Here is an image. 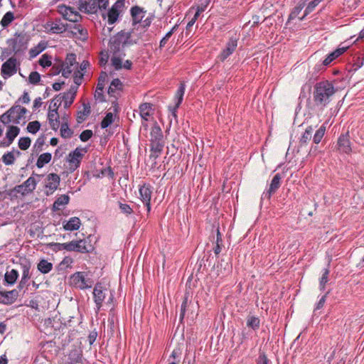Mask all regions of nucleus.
I'll use <instances>...</instances> for the list:
<instances>
[{
	"mask_svg": "<svg viewBox=\"0 0 364 364\" xmlns=\"http://www.w3.org/2000/svg\"><path fill=\"white\" fill-rule=\"evenodd\" d=\"M70 25L63 23L60 18H56L54 21H48L44 25L45 29L48 33H62L68 30Z\"/></svg>",
	"mask_w": 364,
	"mask_h": 364,
	"instance_id": "obj_9",
	"label": "nucleus"
},
{
	"mask_svg": "<svg viewBox=\"0 0 364 364\" xmlns=\"http://www.w3.org/2000/svg\"><path fill=\"white\" fill-rule=\"evenodd\" d=\"M2 161L6 165H11L15 161V156L14 151H9L6 154H4L1 157Z\"/></svg>",
	"mask_w": 364,
	"mask_h": 364,
	"instance_id": "obj_52",
	"label": "nucleus"
},
{
	"mask_svg": "<svg viewBox=\"0 0 364 364\" xmlns=\"http://www.w3.org/2000/svg\"><path fill=\"white\" fill-rule=\"evenodd\" d=\"M82 359V350L75 347L68 355V364H83Z\"/></svg>",
	"mask_w": 364,
	"mask_h": 364,
	"instance_id": "obj_21",
	"label": "nucleus"
},
{
	"mask_svg": "<svg viewBox=\"0 0 364 364\" xmlns=\"http://www.w3.org/2000/svg\"><path fill=\"white\" fill-rule=\"evenodd\" d=\"M82 106L83 109L78 111L77 113V122L78 123L84 122L91 113V107L89 102H84Z\"/></svg>",
	"mask_w": 364,
	"mask_h": 364,
	"instance_id": "obj_29",
	"label": "nucleus"
},
{
	"mask_svg": "<svg viewBox=\"0 0 364 364\" xmlns=\"http://www.w3.org/2000/svg\"><path fill=\"white\" fill-rule=\"evenodd\" d=\"M329 269H324L322 277L320 279L319 281V288L321 290H323L325 289L326 284L328 281V275H329Z\"/></svg>",
	"mask_w": 364,
	"mask_h": 364,
	"instance_id": "obj_50",
	"label": "nucleus"
},
{
	"mask_svg": "<svg viewBox=\"0 0 364 364\" xmlns=\"http://www.w3.org/2000/svg\"><path fill=\"white\" fill-rule=\"evenodd\" d=\"M80 225L81 223L80 218L77 217H73L65 223L63 222V228L70 231L77 230L80 228Z\"/></svg>",
	"mask_w": 364,
	"mask_h": 364,
	"instance_id": "obj_30",
	"label": "nucleus"
},
{
	"mask_svg": "<svg viewBox=\"0 0 364 364\" xmlns=\"http://www.w3.org/2000/svg\"><path fill=\"white\" fill-rule=\"evenodd\" d=\"M60 181V176L56 173H52L47 176L46 183V188L48 189L46 191L47 196L52 194L58 188Z\"/></svg>",
	"mask_w": 364,
	"mask_h": 364,
	"instance_id": "obj_15",
	"label": "nucleus"
},
{
	"mask_svg": "<svg viewBox=\"0 0 364 364\" xmlns=\"http://www.w3.org/2000/svg\"><path fill=\"white\" fill-rule=\"evenodd\" d=\"M41 128V124L38 121H33L28 123L27 131L31 134H36Z\"/></svg>",
	"mask_w": 364,
	"mask_h": 364,
	"instance_id": "obj_55",
	"label": "nucleus"
},
{
	"mask_svg": "<svg viewBox=\"0 0 364 364\" xmlns=\"http://www.w3.org/2000/svg\"><path fill=\"white\" fill-rule=\"evenodd\" d=\"M164 146V141L150 142V158L156 159L161 154Z\"/></svg>",
	"mask_w": 364,
	"mask_h": 364,
	"instance_id": "obj_26",
	"label": "nucleus"
},
{
	"mask_svg": "<svg viewBox=\"0 0 364 364\" xmlns=\"http://www.w3.org/2000/svg\"><path fill=\"white\" fill-rule=\"evenodd\" d=\"M64 19L69 21L77 23L82 18L81 15L77 12L75 11L72 8L67 7L64 13H63Z\"/></svg>",
	"mask_w": 364,
	"mask_h": 364,
	"instance_id": "obj_27",
	"label": "nucleus"
},
{
	"mask_svg": "<svg viewBox=\"0 0 364 364\" xmlns=\"http://www.w3.org/2000/svg\"><path fill=\"white\" fill-rule=\"evenodd\" d=\"M87 152V148L77 147L68 154L67 161L69 162V170L71 173L80 167L81 161Z\"/></svg>",
	"mask_w": 364,
	"mask_h": 364,
	"instance_id": "obj_6",
	"label": "nucleus"
},
{
	"mask_svg": "<svg viewBox=\"0 0 364 364\" xmlns=\"http://www.w3.org/2000/svg\"><path fill=\"white\" fill-rule=\"evenodd\" d=\"M92 135L93 132L92 130L86 129L81 132L79 137L82 141L85 142L87 141L90 139H91Z\"/></svg>",
	"mask_w": 364,
	"mask_h": 364,
	"instance_id": "obj_64",
	"label": "nucleus"
},
{
	"mask_svg": "<svg viewBox=\"0 0 364 364\" xmlns=\"http://www.w3.org/2000/svg\"><path fill=\"white\" fill-rule=\"evenodd\" d=\"M114 122L113 114L112 112L106 113L105 117L102 119L100 126L102 129H106Z\"/></svg>",
	"mask_w": 364,
	"mask_h": 364,
	"instance_id": "obj_47",
	"label": "nucleus"
},
{
	"mask_svg": "<svg viewBox=\"0 0 364 364\" xmlns=\"http://www.w3.org/2000/svg\"><path fill=\"white\" fill-rule=\"evenodd\" d=\"M18 277V272L16 269H11L10 272H6L4 275V282L7 284H14Z\"/></svg>",
	"mask_w": 364,
	"mask_h": 364,
	"instance_id": "obj_35",
	"label": "nucleus"
},
{
	"mask_svg": "<svg viewBox=\"0 0 364 364\" xmlns=\"http://www.w3.org/2000/svg\"><path fill=\"white\" fill-rule=\"evenodd\" d=\"M309 1V0H299L297 5L290 13L288 21H291L296 18Z\"/></svg>",
	"mask_w": 364,
	"mask_h": 364,
	"instance_id": "obj_34",
	"label": "nucleus"
},
{
	"mask_svg": "<svg viewBox=\"0 0 364 364\" xmlns=\"http://www.w3.org/2000/svg\"><path fill=\"white\" fill-rule=\"evenodd\" d=\"M47 246L49 247L54 252H58L61 250L67 251V242L66 243H55L50 242L47 244Z\"/></svg>",
	"mask_w": 364,
	"mask_h": 364,
	"instance_id": "obj_54",
	"label": "nucleus"
},
{
	"mask_svg": "<svg viewBox=\"0 0 364 364\" xmlns=\"http://www.w3.org/2000/svg\"><path fill=\"white\" fill-rule=\"evenodd\" d=\"M336 90L328 80L317 82L314 87V101L316 106L325 107L331 101Z\"/></svg>",
	"mask_w": 364,
	"mask_h": 364,
	"instance_id": "obj_1",
	"label": "nucleus"
},
{
	"mask_svg": "<svg viewBox=\"0 0 364 364\" xmlns=\"http://www.w3.org/2000/svg\"><path fill=\"white\" fill-rule=\"evenodd\" d=\"M124 31H120L109 40L108 46L111 53L116 55L121 51V48H125L124 42Z\"/></svg>",
	"mask_w": 364,
	"mask_h": 364,
	"instance_id": "obj_8",
	"label": "nucleus"
},
{
	"mask_svg": "<svg viewBox=\"0 0 364 364\" xmlns=\"http://www.w3.org/2000/svg\"><path fill=\"white\" fill-rule=\"evenodd\" d=\"M61 105L60 94L55 95L54 99L51 101L49 109L55 110L58 112L59 107Z\"/></svg>",
	"mask_w": 364,
	"mask_h": 364,
	"instance_id": "obj_56",
	"label": "nucleus"
},
{
	"mask_svg": "<svg viewBox=\"0 0 364 364\" xmlns=\"http://www.w3.org/2000/svg\"><path fill=\"white\" fill-rule=\"evenodd\" d=\"M20 66V62L16 57L12 56L9 58L1 65V74L4 78H6L14 75L16 73L18 68Z\"/></svg>",
	"mask_w": 364,
	"mask_h": 364,
	"instance_id": "obj_7",
	"label": "nucleus"
},
{
	"mask_svg": "<svg viewBox=\"0 0 364 364\" xmlns=\"http://www.w3.org/2000/svg\"><path fill=\"white\" fill-rule=\"evenodd\" d=\"M64 63L65 65H66L67 66L72 67L73 65H74L75 63H77L76 55L73 53L67 54L65 61L64 62Z\"/></svg>",
	"mask_w": 364,
	"mask_h": 364,
	"instance_id": "obj_61",
	"label": "nucleus"
},
{
	"mask_svg": "<svg viewBox=\"0 0 364 364\" xmlns=\"http://www.w3.org/2000/svg\"><path fill=\"white\" fill-rule=\"evenodd\" d=\"M119 208L121 210V213L129 215L133 213L134 210L132 207L129 204L127 203H122L121 202H119Z\"/></svg>",
	"mask_w": 364,
	"mask_h": 364,
	"instance_id": "obj_59",
	"label": "nucleus"
},
{
	"mask_svg": "<svg viewBox=\"0 0 364 364\" xmlns=\"http://www.w3.org/2000/svg\"><path fill=\"white\" fill-rule=\"evenodd\" d=\"M107 77V73L104 71H102L98 78V82L97 85L96 90L95 92V98L96 100H100L101 102L105 101V96L103 95V90Z\"/></svg>",
	"mask_w": 364,
	"mask_h": 364,
	"instance_id": "obj_20",
	"label": "nucleus"
},
{
	"mask_svg": "<svg viewBox=\"0 0 364 364\" xmlns=\"http://www.w3.org/2000/svg\"><path fill=\"white\" fill-rule=\"evenodd\" d=\"M73 132L69 128L67 122H63L60 127V135L64 139H69L72 136Z\"/></svg>",
	"mask_w": 364,
	"mask_h": 364,
	"instance_id": "obj_42",
	"label": "nucleus"
},
{
	"mask_svg": "<svg viewBox=\"0 0 364 364\" xmlns=\"http://www.w3.org/2000/svg\"><path fill=\"white\" fill-rule=\"evenodd\" d=\"M77 92V86H70L67 92L60 94L61 102L63 101L64 107L68 109L73 103Z\"/></svg>",
	"mask_w": 364,
	"mask_h": 364,
	"instance_id": "obj_18",
	"label": "nucleus"
},
{
	"mask_svg": "<svg viewBox=\"0 0 364 364\" xmlns=\"http://www.w3.org/2000/svg\"><path fill=\"white\" fill-rule=\"evenodd\" d=\"M46 48V43L44 41H41L36 46L32 48L29 50V56L30 58H33L36 57L38 54L43 52Z\"/></svg>",
	"mask_w": 364,
	"mask_h": 364,
	"instance_id": "obj_39",
	"label": "nucleus"
},
{
	"mask_svg": "<svg viewBox=\"0 0 364 364\" xmlns=\"http://www.w3.org/2000/svg\"><path fill=\"white\" fill-rule=\"evenodd\" d=\"M70 282L80 289L91 288L93 284L92 279L88 277V274L85 272H77L72 274Z\"/></svg>",
	"mask_w": 364,
	"mask_h": 364,
	"instance_id": "obj_5",
	"label": "nucleus"
},
{
	"mask_svg": "<svg viewBox=\"0 0 364 364\" xmlns=\"http://www.w3.org/2000/svg\"><path fill=\"white\" fill-rule=\"evenodd\" d=\"M36 181L31 176L26 181L21 185H17L14 188L9 190L6 193L11 198H17L18 194L21 196H26L28 193H31L36 189Z\"/></svg>",
	"mask_w": 364,
	"mask_h": 364,
	"instance_id": "obj_3",
	"label": "nucleus"
},
{
	"mask_svg": "<svg viewBox=\"0 0 364 364\" xmlns=\"http://www.w3.org/2000/svg\"><path fill=\"white\" fill-rule=\"evenodd\" d=\"M11 107L6 112L0 115V123H2L4 125H6L11 122H13L15 124H18L20 123L21 119L17 109L14 112H11Z\"/></svg>",
	"mask_w": 364,
	"mask_h": 364,
	"instance_id": "obj_14",
	"label": "nucleus"
},
{
	"mask_svg": "<svg viewBox=\"0 0 364 364\" xmlns=\"http://www.w3.org/2000/svg\"><path fill=\"white\" fill-rule=\"evenodd\" d=\"M151 188L149 183H144V185L141 186L139 188L141 200L146 207L148 213L151 210Z\"/></svg>",
	"mask_w": 364,
	"mask_h": 364,
	"instance_id": "obj_12",
	"label": "nucleus"
},
{
	"mask_svg": "<svg viewBox=\"0 0 364 364\" xmlns=\"http://www.w3.org/2000/svg\"><path fill=\"white\" fill-rule=\"evenodd\" d=\"M150 134V142L164 141L162 130L157 122L152 127Z\"/></svg>",
	"mask_w": 364,
	"mask_h": 364,
	"instance_id": "obj_25",
	"label": "nucleus"
},
{
	"mask_svg": "<svg viewBox=\"0 0 364 364\" xmlns=\"http://www.w3.org/2000/svg\"><path fill=\"white\" fill-rule=\"evenodd\" d=\"M31 140L29 137H21L18 140V147L20 149L27 150L31 146Z\"/></svg>",
	"mask_w": 364,
	"mask_h": 364,
	"instance_id": "obj_53",
	"label": "nucleus"
},
{
	"mask_svg": "<svg viewBox=\"0 0 364 364\" xmlns=\"http://www.w3.org/2000/svg\"><path fill=\"white\" fill-rule=\"evenodd\" d=\"M19 132V127L17 126L9 125L6 133V137L2 141H0V147L9 146L13 143L15 138L18 135Z\"/></svg>",
	"mask_w": 364,
	"mask_h": 364,
	"instance_id": "obj_11",
	"label": "nucleus"
},
{
	"mask_svg": "<svg viewBox=\"0 0 364 364\" xmlns=\"http://www.w3.org/2000/svg\"><path fill=\"white\" fill-rule=\"evenodd\" d=\"M125 6V0H117L107 13L108 23L114 24L118 19L120 13L123 11Z\"/></svg>",
	"mask_w": 364,
	"mask_h": 364,
	"instance_id": "obj_10",
	"label": "nucleus"
},
{
	"mask_svg": "<svg viewBox=\"0 0 364 364\" xmlns=\"http://www.w3.org/2000/svg\"><path fill=\"white\" fill-rule=\"evenodd\" d=\"M45 143V136H41L37 139L36 143L33 146V151L36 152L38 154L39 152L42 151V147Z\"/></svg>",
	"mask_w": 364,
	"mask_h": 364,
	"instance_id": "obj_57",
	"label": "nucleus"
},
{
	"mask_svg": "<svg viewBox=\"0 0 364 364\" xmlns=\"http://www.w3.org/2000/svg\"><path fill=\"white\" fill-rule=\"evenodd\" d=\"M52 158V155L50 153H43L41 154L37 160L36 166L38 168H42L44 165L48 164Z\"/></svg>",
	"mask_w": 364,
	"mask_h": 364,
	"instance_id": "obj_41",
	"label": "nucleus"
},
{
	"mask_svg": "<svg viewBox=\"0 0 364 364\" xmlns=\"http://www.w3.org/2000/svg\"><path fill=\"white\" fill-rule=\"evenodd\" d=\"M14 18L15 17L14 13L11 11H8L4 15L0 23L4 28H6L11 24Z\"/></svg>",
	"mask_w": 364,
	"mask_h": 364,
	"instance_id": "obj_43",
	"label": "nucleus"
},
{
	"mask_svg": "<svg viewBox=\"0 0 364 364\" xmlns=\"http://www.w3.org/2000/svg\"><path fill=\"white\" fill-rule=\"evenodd\" d=\"M282 176L280 173H277L273 177L269 188L267 192L263 193L264 198L269 199L272 194H274L280 187Z\"/></svg>",
	"mask_w": 364,
	"mask_h": 364,
	"instance_id": "obj_22",
	"label": "nucleus"
},
{
	"mask_svg": "<svg viewBox=\"0 0 364 364\" xmlns=\"http://www.w3.org/2000/svg\"><path fill=\"white\" fill-rule=\"evenodd\" d=\"M40 80L41 75L38 72L33 71L30 73L28 76V81L31 84L36 85L40 82Z\"/></svg>",
	"mask_w": 364,
	"mask_h": 364,
	"instance_id": "obj_60",
	"label": "nucleus"
},
{
	"mask_svg": "<svg viewBox=\"0 0 364 364\" xmlns=\"http://www.w3.org/2000/svg\"><path fill=\"white\" fill-rule=\"evenodd\" d=\"M260 321L258 317L251 316L247 319V326L253 330H257L259 327Z\"/></svg>",
	"mask_w": 364,
	"mask_h": 364,
	"instance_id": "obj_45",
	"label": "nucleus"
},
{
	"mask_svg": "<svg viewBox=\"0 0 364 364\" xmlns=\"http://www.w3.org/2000/svg\"><path fill=\"white\" fill-rule=\"evenodd\" d=\"M109 60L108 50H102L100 53L99 65L100 66L105 65Z\"/></svg>",
	"mask_w": 364,
	"mask_h": 364,
	"instance_id": "obj_62",
	"label": "nucleus"
},
{
	"mask_svg": "<svg viewBox=\"0 0 364 364\" xmlns=\"http://www.w3.org/2000/svg\"><path fill=\"white\" fill-rule=\"evenodd\" d=\"M322 0H313L310 1L305 11L304 14L302 17L299 18V19L301 21L303 20L307 15H309L314 9L315 7Z\"/></svg>",
	"mask_w": 364,
	"mask_h": 364,
	"instance_id": "obj_48",
	"label": "nucleus"
},
{
	"mask_svg": "<svg viewBox=\"0 0 364 364\" xmlns=\"http://www.w3.org/2000/svg\"><path fill=\"white\" fill-rule=\"evenodd\" d=\"M348 48V46L338 47L334 51L329 53L323 61V65H325V66L328 65L333 60H334L338 57H339L343 53H344L347 50Z\"/></svg>",
	"mask_w": 364,
	"mask_h": 364,
	"instance_id": "obj_24",
	"label": "nucleus"
},
{
	"mask_svg": "<svg viewBox=\"0 0 364 364\" xmlns=\"http://www.w3.org/2000/svg\"><path fill=\"white\" fill-rule=\"evenodd\" d=\"M38 270L43 274H48L53 269V264L46 259H41L37 265Z\"/></svg>",
	"mask_w": 364,
	"mask_h": 364,
	"instance_id": "obj_38",
	"label": "nucleus"
},
{
	"mask_svg": "<svg viewBox=\"0 0 364 364\" xmlns=\"http://www.w3.org/2000/svg\"><path fill=\"white\" fill-rule=\"evenodd\" d=\"M69 28H72V26H70ZM73 28L77 31V32L81 36V37L83 40H85L87 38V37H88L87 31L85 28H82V26L81 25L76 24L73 26Z\"/></svg>",
	"mask_w": 364,
	"mask_h": 364,
	"instance_id": "obj_58",
	"label": "nucleus"
},
{
	"mask_svg": "<svg viewBox=\"0 0 364 364\" xmlns=\"http://www.w3.org/2000/svg\"><path fill=\"white\" fill-rule=\"evenodd\" d=\"M51 56L48 54H43L38 60V63L43 68L50 67L52 65Z\"/></svg>",
	"mask_w": 364,
	"mask_h": 364,
	"instance_id": "obj_51",
	"label": "nucleus"
},
{
	"mask_svg": "<svg viewBox=\"0 0 364 364\" xmlns=\"http://www.w3.org/2000/svg\"><path fill=\"white\" fill-rule=\"evenodd\" d=\"M146 11L139 6H134L131 8L130 14L132 18V23L134 26L139 23L144 16Z\"/></svg>",
	"mask_w": 364,
	"mask_h": 364,
	"instance_id": "obj_23",
	"label": "nucleus"
},
{
	"mask_svg": "<svg viewBox=\"0 0 364 364\" xmlns=\"http://www.w3.org/2000/svg\"><path fill=\"white\" fill-rule=\"evenodd\" d=\"M106 290L102 284L97 282L93 289V299L97 307V312L99 311L102 306V303L105 299L104 291Z\"/></svg>",
	"mask_w": 364,
	"mask_h": 364,
	"instance_id": "obj_13",
	"label": "nucleus"
},
{
	"mask_svg": "<svg viewBox=\"0 0 364 364\" xmlns=\"http://www.w3.org/2000/svg\"><path fill=\"white\" fill-rule=\"evenodd\" d=\"M55 62L54 65L52 66L50 72V75H57L60 73H61L63 68L65 66L64 61L61 59L55 58Z\"/></svg>",
	"mask_w": 364,
	"mask_h": 364,
	"instance_id": "obj_40",
	"label": "nucleus"
},
{
	"mask_svg": "<svg viewBox=\"0 0 364 364\" xmlns=\"http://www.w3.org/2000/svg\"><path fill=\"white\" fill-rule=\"evenodd\" d=\"M222 247H224V245L223 244V240L221 237V234L219 231V230H217V237H216V241H215V246L214 247V253L215 255H218L220 252H221Z\"/></svg>",
	"mask_w": 364,
	"mask_h": 364,
	"instance_id": "obj_46",
	"label": "nucleus"
},
{
	"mask_svg": "<svg viewBox=\"0 0 364 364\" xmlns=\"http://www.w3.org/2000/svg\"><path fill=\"white\" fill-rule=\"evenodd\" d=\"M22 269V277L18 285V289H22L27 284L28 280L31 278L30 269L31 267V262L28 260L24 259L20 263Z\"/></svg>",
	"mask_w": 364,
	"mask_h": 364,
	"instance_id": "obj_17",
	"label": "nucleus"
},
{
	"mask_svg": "<svg viewBox=\"0 0 364 364\" xmlns=\"http://www.w3.org/2000/svg\"><path fill=\"white\" fill-rule=\"evenodd\" d=\"M68 252H76L79 253H91L94 250V246L87 239L72 240L67 242Z\"/></svg>",
	"mask_w": 364,
	"mask_h": 364,
	"instance_id": "obj_4",
	"label": "nucleus"
},
{
	"mask_svg": "<svg viewBox=\"0 0 364 364\" xmlns=\"http://www.w3.org/2000/svg\"><path fill=\"white\" fill-rule=\"evenodd\" d=\"M48 119L50 127L54 130H57L60 125L58 112H55V110L49 109Z\"/></svg>",
	"mask_w": 364,
	"mask_h": 364,
	"instance_id": "obj_28",
	"label": "nucleus"
},
{
	"mask_svg": "<svg viewBox=\"0 0 364 364\" xmlns=\"http://www.w3.org/2000/svg\"><path fill=\"white\" fill-rule=\"evenodd\" d=\"M326 129V126L323 124L319 127L318 130H316V133L313 136V141L315 144H318L321 142L322 138L325 134Z\"/></svg>",
	"mask_w": 364,
	"mask_h": 364,
	"instance_id": "obj_44",
	"label": "nucleus"
},
{
	"mask_svg": "<svg viewBox=\"0 0 364 364\" xmlns=\"http://www.w3.org/2000/svg\"><path fill=\"white\" fill-rule=\"evenodd\" d=\"M240 38V35L235 33L230 37L229 42V55H230L236 48L237 46V41Z\"/></svg>",
	"mask_w": 364,
	"mask_h": 364,
	"instance_id": "obj_49",
	"label": "nucleus"
},
{
	"mask_svg": "<svg viewBox=\"0 0 364 364\" xmlns=\"http://www.w3.org/2000/svg\"><path fill=\"white\" fill-rule=\"evenodd\" d=\"M186 90V84L184 82H181L178 90L175 94L176 108H178L183 102V95Z\"/></svg>",
	"mask_w": 364,
	"mask_h": 364,
	"instance_id": "obj_32",
	"label": "nucleus"
},
{
	"mask_svg": "<svg viewBox=\"0 0 364 364\" xmlns=\"http://www.w3.org/2000/svg\"><path fill=\"white\" fill-rule=\"evenodd\" d=\"M134 29L135 28H132V31L128 32L124 31V45L125 47L129 45L137 44L139 43V40L141 38V37L138 36L136 38H132V34L134 33Z\"/></svg>",
	"mask_w": 364,
	"mask_h": 364,
	"instance_id": "obj_36",
	"label": "nucleus"
},
{
	"mask_svg": "<svg viewBox=\"0 0 364 364\" xmlns=\"http://www.w3.org/2000/svg\"><path fill=\"white\" fill-rule=\"evenodd\" d=\"M14 36V38L8 39L6 43L9 46L13 47L14 55H18L27 49L30 36L24 31L16 32Z\"/></svg>",
	"mask_w": 364,
	"mask_h": 364,
	"instance_id": "obj_2",
	"label": "nucleus"
},
{
	"mask_svg": "<svg viewBox=\"0 0 364 364\" xmlns=\"http://www.w3.org/2000/svg\"><path fill=\"white\" fill-rule=\"evenodd\" d=\"M69 201L70 197L66 194L61 195L55 200V204L58 205L59 206L67 205L69 203Z\"/></svg>",
	"mask_w": 364,
	"mask_h": 364,
	"instance_id": "obj_63",
	"label": "nucleus"
},
{
	"mask_svg": "<svg viewBox=\"0 0 364 364\" xmlns=\"http://www.w3.org/2000/svg\"><path fill=\"white\" fill-rule=\"evenodd\" d=\"M2 296L4 297V300L2 301V303L4 304H13L18 296V292L16 289H13L9 291H3Z\"/></svg>",
	"mask_w": 364,
	"mask_h": 364,
	"instance_id": "obj_31",
	"label": "nucleus"
},
{
	"mask_svg": "<svg viewBox=\"0 0 364 364\" xmlns=\"http://www.w3.org/2000/svg\"><path fill=\"white\" fill-rule=\"evenodd\" d=\"M227 268L228 262L225 261V259H221L218 262L215 267V270L216 271L218 276H220L221 278H223L227 276Z\"/></svg>",
	"mask_w": 364,
	"mask_h": 364,
	"instance_id": "obj_33",
	"label": "nucleus"
},
{
	"mask_svg": "<svg viewBox=\"0 0 364 364\" xmlns=\"http://www.w3.org/2000/svg\"><path fill=\"white\" fill-rule=\"evenodd\" d=\"M139 115L142 119V126L147 127L146 122L149 121L148 117L154 114L153 105L151 103L144 102L139 105Z\"/></svg>",
	"mask_w": 364,
	"mask_h": 364,
	"instance_id": "obj_16",
	"label": "nucleus"
},
{
	"mask_svg": "<svg viewBox=\"0 0 364 364\" xmlns=\"http://www.w3.org/2000/svg\"><path fill=\"white\" fill-rule=\"evenodd\" d=\"M313 131L314 128L312 126H309L306 127L305 132L303 133L301 137L300 138V146L306 145L311 139Z\"/></svg>",
	"mask_w": 364,
	"mask_h": 364,
	"instance_id": "obj_37",
	"label": "nucleus"
},
{
	"mask_svg": "<svg viewBox=\"0 0 364 364\" xmlns=\"http://www.w3.org/2000/svg\"><path fill=\"white\" fill-rule=\"evenodd\" d=\"M338 149L343 153L349 154L351 152V143L348 132L341 134L337 141Z\"/></svg>",
	"mask_w": 364,
	"mask_h": 364,
	"instance_id": "obj_19",
	"label": "nucleus"
}]
</instances>
